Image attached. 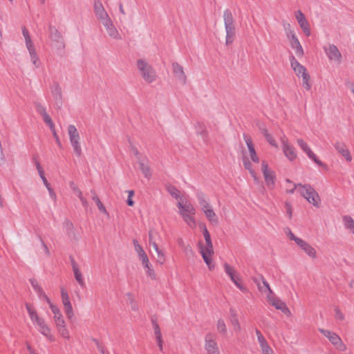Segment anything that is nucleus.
Returning a JSON list of instances; mask_svg holds the SVG:
<instances>
[{
  "label": "nucleus",
  "mask_w": 354,
  "mask_h": 354,
  "mask_svg": "<svg viewBox=\"0 0 354 354\" xmlns=\"http://www.w3.org/2000/svg\"><path fill=\"white\" fill-rule=\"evenodd\" d=\"M203 234L205 241H199L198 243V248L205 263L208 270L212 271L215 269L216 263L214 260V250L211 240L210 234L205 225H202Z\"/></svg>",
  "instance_id": "f257e3e1"
},
{
  "label": "nucleus",
  "mask_w": 354,
  "mask_h": 354,
  "mask_svg": "<svg viewBox=\"0 0 354 354\" xmlns=\"http://www.w3.org/2000/svg\"><path fill=\"white\" fill-rule=\"evenodd\" d=\"M26 309L36 329L44 335L47 340L54 342L55 337L52 333L50 327L46 323V320L39 315L34 306L30 304H26Z\"/></svg>",
  "instance_id": "f03ea898"
},
{
  "label": "nucleus",
  "mask_w": 354,
  "mask_h": 354,
  "mask_svg": "<svg viewBox=\"0 0 354 354\" xmlns=\"http://www.w3.org/2000/svg\"><path fill=\"white\" fill-rule=\"evenodd\" d=\"M178 212L187 226L194 230L196 227L195 218L196 210L187 199H180L176 203Z\"/></svg>",
  "instance_id": "7ed1b4c3"
},
{
  "label": "nucleus",
  "mask_w": 354,
  "mask_h": 354,
  "mask_svg": "<svg viewBox=\"0 0 354 354\" xmlns=\"http://www.w3.org/2000/svg\"><path fill=\"white\" fill-rule=\"evenodd\" d=\"M245 141L248 147V155L244 156L243 158V165L245 169L249 171L250 175L254 178V181L258 182L259 178L257 177V173L253 169L252 167L251 162L249 161L248 158L251 159V160L255 163H258L259 162V158L257 156L254 145L252 142V140L250 137H245Z\"/></svg>",
  "instance_id": "20e7f679"
},
{
  "label": "nucleus",
  "mask_w": 354,
  "mask_h": 354,
  "mask_svg": "<svg viewBox=\"0 0 354 354\" xmlns=\"http://www.w3.org/2000/svg\"><path fill=\"white\" fill-rule=\"evenodd\" d=\"M286 234L288 239L294 241L297 246L308 257L312 259L317 258V250L310 243L295 235L290 229L286 230Z\"/></svg>",
  "instance_id": "39448f33"
},
{
  "label": "nucleus",
  "mask_w": 354,
  "mask_h": 354,
  "mask_svg": "<svg viewBox=\"0 0 354 354\" xmlns=\"http://www.w3.org/2000/svg\"><path fill=\"white\" fill-rule=\"evenodd\" d=\"M197 200L201 212L204 214L207 221L212 223H217L218 218L211 205L208 197L203 193L196 194Z\"/></svg>",
  "instance_id": "423d86ee"
},
{
  "label": "nucleus",
  "mask_w": 354,
  "mask_h": 354,
  "mask_svg": "<svg viewBox=\"0 0 354 354\" xmlns=\"http://www.w3.org/2000/svg\"><path fill=\"white\" fill-rule=\"evenodd\" d=\"M136 68L140 77L147 84L154 82L157 75L152 66L145 59H138L136 61Z\"/></svg>",
  "instance_id": "0eeeda50"
},
{
  "label": "nucleus",
  "mask_w": 354,
  "mask_h": 354,
  "mask_svg": "<svg viewBox=\"0 0 354 354\" xmlns=\"http://www.w3.org/2000/svg\"><path fill=\"white\" fill-rule=\"evenodd\" d=\"M299 194L315 208L322 205V199L318 192L310 185L303 184L299 187Z\"/></svg>",
  "instance_id": "6e6552de"
},
{
  "label": "nucleus",
  "mask_w": 354,
  "mask_h": 354,
  "mask_svg": "<svg viewBox=\"0 0 354 354\" xmlns=\"http://www.w3.org/2000/svg\"><path fill=\"white\" fill-rule=\"evenodd\" d=\"M290 66L297 77L301 79L302 86L306 91L312 87L310 77L307 69L301 64L294 57L290 59Z\"/></svg>",
  "instance_id": "1a4fd4ad"
},
{
  "label": "nucleus",
  "mask_w": 354,
  "mask_h": 354,
  "mask_svg": "<svg viewBox=\"0 0 354 354\" xmlns=\"http://www.w3.org/2000/svg\"><path fill=\"white\" fill-rule=\"evenodd\" d=\"M135 251L136 252L140 261L142 262V266L145 270L147 274L151 277H154L155 272L149 257L144 250L143 248L137 241H133Z\"/></svg>",
  "instance_id": "9d476101"
},
{
  "label": "nucleus",
  "mask_w": 354,
  "mask_h": 354,
  "mask_svg": "<svg viewBox=\"0 0 354 354\" xmlns=\"http://www.w3.org/2000/svg\"><path fill=\"white\" fill-rule=\"evenodd\" d=\"M223 21L226 32L225 44L227 45H229L233 42L235 37V27L234 25V19L232 14L230 11H224Z\"/></svg>",
  "instance_id": "9b49d317"
},
{
  "label": "nucleus",
  "mask_w": 354,
  "mask_h": 354,
  "mask_svg": "<svg viewBox=\"0 0 354 354\" xmlns=\"http://www.w3.org/2000/svg\"><path fill=\"white\" fill-rule=\"evenodd\" d=\"M280 142L283 154L286 158L290 162L296 161L298 158V152L284 134L280 137Z\"/></svg>",
  "instance_id": "f8f14e48"
},
{
  "label": "nucleus",
  "mask_w": 354,
  "mask_h": 354,
  "mask_svg": "<svg viewBox=\"0 0 354 354\" xmlns=\"http://www.w3.org/2000/svg\"><path fill=\"white\" fill-rule=\"evenodd\" d=\"M286 35L291 48L295 50L298 57H302L304 54V49L297 38V36L290 24L286 28Z\"/></svg>",
  "instance_id": "ddd939ff"
},
{
  "label": "nucleus",
  "mask_w": 354,
  "mask_h": 354,
  "mask_svg": "<svg viewBox=\"0 0 354 354\" xmlns=\"http://www.w3.org/2000/svg\"><path fill=\"white\" fill-rule=\"evenodd\" d=\"M297 145L301 149V151L306 153L309 159L313 161L317 165L322 168H326V165L322 161L319 160L318 156L313 151L310 145L302 138H298L296 140Z\"/></svg>",
  "instance_id": "4468645a"
},
{
  "label": "nucleus",
  "mask_w": 354,
  "mask_h": 354,
  "mask_svg": "<svg viewBox=\"0 0 354 354\" xmlns=\"http://www.w3.org/2000/svg\"><path fill=\"white\" fill-rule=\"evenodd\" d=\"M319 331L329 340L337 350L343 352L347 349L346 345L337 333L323 328H319Z\"/></svg>",
  "instance_id": "2eb2a0df"
},
{
  "label": "nucleus",
  "mask_w": 354,
  "mask_h": 354,
  "mask_svg": "<svg viewBox=\"0 0 354 354\" xmlns=\"http://www.w3.org/2000/svg\"><path fill=\"white\" fill-rule=\"evenodd\" d=\"M325 55L330 62L340 64L342 55L339 48L333 44H327L323 47Z\"/></svg>",
  "instance_id": "dca6fc26"
},
{
  "label": "nucleus",
  "mask_w": 354,
  "mask_h": 354,
  "mask_svg": "<svg viewBox=\"0 0 354 354\" xmlns=\"http://www.w3.org/2000/svg\"><path fill=\"white\" fill-rule=\"evenodd\" d=\"M261 171L263 174L265 183L269 188H273L276 181L275 172L269 167L268 163L263 160L261 164Z\"/></svg>",
  "instance_id": "f3484780"
},
{
  "label": "nucleus",
  "mask_w": 354,
  "mask_h": 354,
  "mask_svg": "<svg viewBox=\"0 0 354 354\" xmlns=\"http://www.w3.org/2000/svg\"><path fill=\"white\" fill-rule=\"evenodd\" d=\"M68 134L71 144L73 147L74 152L77 156H80L82 153L80 137L77 128L73 124L69 125L68 127Z\"/></svg>",
  "instance_id": "a211bd4d"
},
{
  "label": "nucleus",
  "mask_w": 354,
  "mask_h": 354,
  "mask_svg": "<svg viewBox=\"0 0 354 354\" xmlns=\"http://www.w3.org/2000/svg\"><path fill=\"white\" fill-rule=\"evenodd\" d=\"M204 349L206 354H221L216 336L214 334L209 333L205 335Z\"/></svg>",
  "instance_id": "6ab92c4d"
},
{
  "label": "nucleus",
  "mask_w": 354,
  "mask_h": 354,
  "mask_svg": "<svg viewBox=\"0 0 354 354\" xmlns=\"http://www.w3.org/2000/svg\"><path fill=\"white\" fill-rule=\"evenodd\" d=\"M225 272L230 278L234 285L241 291H246V288L242 284L241 279L236 270L227 263L223 264Z\"/></svg>",
  "instance_id": "aec40b11"
},
{
  "label": "nucleus",
  "mask_w": 354,
  "mask_h": 354,
  "mask_svg": "<svg viewBox=\"0 0 354 354\" xmlns=\"http://www.w3.org/2000/svg\"><path fill=\"white\" fill-rule=\"evenodd\" d=\"M60 293L64 313L67 318L71 319L74 317V310L71 302L69 294L64 288H61Z\"/></svg>",
  "instance_id": "412c9836"
},
{
  "label": "nucleus",
  "mask_w": 354,
  "mask_h": 354,
  "mask_svg": "<svg viewBox=\"0 0 354 354\" xmlns=\"http://www.w3.org/2000/svg\"><path fill=\"white\" fill-rule=\"evenodd\" d=\"M93 11L97 21L100 24L111 19L101 0H93Z\"/></svg>",
  "instance_id": "4be33fe9"
},
{
  "label": "nucleus",
  "mask_w": 354,
  "mask_h": 354,
  "mask_svg": "<svg viewBox=\"0 0 354 354\" xmlns=\"http://www.w3.org/2000/svg\"><path fill=\"white\" fill-rule=\"evenodd\" d=\"M294 16L304 34L306 37H309L311 35L310 26L304 14L301 10H297L295 12Z\"/></svg>",
  "instance_id": "5701e85b"
},
{
  "label": "nucleus",
  "mask_w": 354,
  "mask_h": 354,
  "mask_svg": "<svg viewBox=\"0 0 354 354\" xmlns=\"http://www.w3.org/2000/svg\"><path fill=\"white\" fill-rule=\"evenodd\" d=\"M267 301L274 307L276 309L281 310L284 315L288 317L291 316L292 313L287 306L286 304L283 302L282 300L277 297L274 294L271 295L267 299Z\"/></svg>",
  "instance_id": "b1692460"
},
{
  "label": "nucleus",
  "mask_w": 354,
  "mask_h": 354,
  "mask_svg": "<svg viewBox=\"0 0 354 354\" xmlns=\"http://www.w3.org/2000/svg\"><path fill=\"white\" fill-rule=\"evenodd\" d=\"M335 151L345 160L346 162H351L353 160V156L347 145L342 142L337 141L334 144Z\"/></svg>",
  "instance_id": "393cba45"
},
{
  "label": "nucleus",
  "mask_w": 354,
  "mask_h": 354,
  "mask_svg": "<svg viewBox=\"0 0 354 354\" xmlns=\"http://www.w3.org/2000/svg\"><path fill=\"white\" fill-rule=\"evenodd\" d=\"M256 335L261 354H275L274 350L269 345L268 341L260 330H256Z\"/></svg>",
  "instance_id": "a878e982"
},
{
  "label": "nucleus",
  "mask_w": 354,
  "mask_h": 354,
  "mask_svg": "<svg viewBox=\"0 0 354 354\" xmlns=\"http://www.w3.org/2000/svg\"><path fill=\"white\" fill-rule=\"evenodd\" d=\"M102 24L104 27L106 34L110 37L115 40H120L122 39L121 35L120 34L118 29L115 28L111 19L106 21Z\"/></svg>",
  "instance_id": "bb28decb"
},
{
  "label": "nucleus",
  "mask_w": 354,
  "mask_h": 354,
  "mask_svg": "<svg viewBox=\"0 0 354 354\" xmlns=\"http://www.w3.org/2000/svg\"><path fill=\"white\" fill-rule=\"evenodd\" d=\"M255 283L259 290L266 296V299L274 294L268 282L263 277H261L259 280H255Z\"/></svg>",
  "instance_id": "cd10ccee"
},
{
  "label": "nucleus",
  "mask_w": 354,
  "mask_h": 354,
  "mask_svg": "<svg viewBox=\"0 0 354 354\" xmlns=\"http://www.w3.org/2000/svg\"><path fill=\"white\" fill-rule=\"evenodd\" d=\"M172 72L175 79L181 84H185L187 81V77L183 68L178 63L172 64Z\"/></svg>",
  "instance_id": "c85d7f7f"
},
{
  "label": "nucleus",
  "mask_w": 354,
  "mask_h": 354,
  "mask_svg": "<svg viewBox=\"0 0 354 354\" xmlns=\"http://www.w3.org/2000/svg\"><path fill=\"white\" fill-rule=\"evenodd\" d=\"M149 244L153 247V250L157 254L156 262L160 265H163L166 261V257L165 252L160 249L158 245L151 240V235L149 234Z\"/></svg>",
  "instance_id": "c756f323"
},
{
  "label": "nucleus",
  "mask_w": 354,
  "mask_h": 354,
  "mask_svg": "<svg viewBox=\"0 0 354 354\" xmlns=\"http://www.w3.org/2000/svg\"><path fill=\"white\" fill-rule=\"evenodd\" d=\"M50 37L52 41L51 45L54 48H59L64 46L63 37L56 29L51 30Z\"/></svg>",
  "instance_id": "7c9ffc66"
},
{
  "label": "nucleus",
  "mask_w": 354,
  "mask_h": 354,
  "mask_svg": "<svg viewBox=\"0 0 354 354\" xmlns=\"http://www.w3.org/2000/svg\"><path fill=\"white\" fill-rule=\"evenodd\" d=\"M302 185L301 183L296 184L290 179H286L283 188L286 194H292L295 193V190L299 193V187L302 186Z\"/></svg>",
  "instance_id": "2f4dec72"
},
{
  "label": "nucleus",
  "mask_w": 354,
  "mask_h": 354,
  "mask_svg": "<svg viewBox=\"0 0 354 354\" xmlns=\"http://www.w3.org/2000/svg\"><path fill=\"white\" fill-rule=\"evenodd\" d=\"M216 328L218 334L225 336L227 334V327L223 319H218L216 323Z\"/></svg>",
  "instance_id": "473e14b6"
},
{
  "label": "nucleus",
  "mask_w": 354,
  "mask_h": 354,
  "mask_svg": "<svg viewBox=\"0 0 354 354\" xmlns=\"http://www.w3.org/2000/svg\"><path fill=\"white\" fill-rule=\"evenodd\" d=\"M38 111L39 112V113L42 115L43 117V119L44 120V122L48 124V126L50 127V128L52 129V130H55V126H54V124L50 117V115L47 113L46 109L44 107L41 106H39L38 107Z\"/></svg>",
  "instance_id": "72a5a7b5"
},
{
  "label": "nucleus",
  "mask_w": 354,
  "mask_h": 354,
  "mask_svg": "<svg viewBox=\"0 0 354 354\" xmlns=\"http://www.w3.org/2000/svg\"><path fill=\"white\" fill-rule=\"evenodd\" d=\"M262 133H263L265 139L266 140V141L268 142V144L270 146L273 147L274 148H275L277 149H279V145H278V142H277L276 139L270 133L268 132V131L267 129H263L262 131Z\"/></svg>",
  "instance_id": "f704fd0d"
},
{
  "label": "nucleus",
  "mask_w": 354,
  "mask_h": 354,
  "mask_svg": "<svg viewBox=\"0 0 354 354\" xmlns=\"http://www.w3.org/2000/svg\"><path fill=\"white\" fill-rule=\"evenodd\" d=\"M343 223L345 228L348 230L354 237V219L351 216H344L343 217Z\"/></svg>",
  "instance_id": "c9c22d12"
},
{
  "label": "nucleus",
  "mask_w": 354,
  "mask_h": 354,
  "mask_svg": "<svg viewBox=\"0 0 354 354\" xmlns=\"http://www.w3.org/2000/svg\"><path fill=\"white\" fill-rule=\"evenodd\" d=\"M139 169L142 171V174L147 178H150L152 176V171L149 165L145 161H140L139 162Z\"/></svg>",
  "instance_id": "e433bc0d"
},
{
  "label": "nucleus",
  "mask_w": 354,
  "mask_h": 354,
  "mask_svg": "<svg viewBox=\"0 0 354 354\" xmlns=\"http://www.w3.org/2000/svg\"><path fill=\"white\" fill-rule=\"evenodd\" d=\"M22 34L24 37L26 46L28 50L35 48L28 30L26 28H22Z\"/></svg>",
  "instance_id": "4c0bfd02"
},
{
  "label": "nucleus",
  "mask_w": 354,
  "mask_h": 354,
  "mask_svg": "<svg viewBox=\"0 0 354 354\" xmlns=\"http://www.w3.org/2000/svg\"><path fill=\"white\" fill-rule=\"evenodd\" d=\"M167 191L173 198L177 200V203H178L180 199H187V198L183 196L181 192L175 187L169 186L167 187Z\"/></svg>",
  "instance_id": "58836bf2"
},
{
  "label": "nucleus",
  "mask_w": 354,
  "mask_h": 354,
  "mask_svg": "<svg viewBox=\"0 0 354 354\" xmlns=\"http://www.w3.org/2000/svg\"><path fill=\"white\" fill-rule=\"evenodd\" d=\"M73 271L75 279L77 281V282L81 286H84V277L82 276V274L80 268H78V266L77 265L74 264L73 266Z\"/></svg>",
  "instance_id": "ea45409f"
},
{
  "label": "nucleus",
  "mask_w": 354,
  "mask_h": 354,
  "mask_svg": "<svg viewBox=\"0 0 354 354\" xmlns=\"http://www.w3.org/2000/svg\"><path fill=\"white\" fill-rule=\"evenodd\" d=\"M56 330L61 338L65 340H69L71 339V333L67 325L59 327L57 328Z\"/></svg>",
  "instance_id": "a19ab883"
},
{
  "label": "nucleus",
  "mask_w": 354,
  "mask_h": 354,
  "mask_svg": "<svg viewBox=\"0 0 354 354\" xmlns=\"http://www.w3.org/2000/svg\"><path fill=\"white\" fill-rule=\"evenodd\" d=\"M40 178H41L44 185L45 186V187L48 190V194H49L50 197L53 200H55L56 198H57L56 194H55L54 189H53V187H51V185L50 184V183L47 180L46 176H43V177H40Z\"/></svg>",
  "instance_id": "79ce46f5"
},
{
  "label": "nucleus",
  "mask_w": 354,
  "mask_h": 354,
  "mask_svg": "<svg viewBox=\"0 0 354 354\" xmlns=\"http://www.w3.org/2000/svg\"><path fill=\"white\" fill-rule=\"evenodd\" d=\"M93 201L95 203L96 205L97 206L98 209L103 213L104 214L108 215L109 213L104 205V204L101 202L99 197L97 196V194H94L92 197Z\"/></svg>",
  "instance_id": "37998d69"
},
{
  "label": "nucleus",
  "mask_w": 354,
  "mask_h": 354,
  "mask_svg": "<svg viewBox=\"0 0 354 354\" xmlns=\"http://www.w3.org/2000/svg\"><path fill=\"white\" fill-rule=\"evenodd\" d=\"M28 52L30 54L31 62L35 67L38 68L40 66V62L35 48L28 50Z\"/></svg>",
  "instance_id": "c03bdc74"
},
{
  "label": "nucleus",
  "mask_w": 354,
  "mask_h": 354,
  "mask_svg": "<svg viewBox=\"0 0 354 354\" xmlns=\"http://www.w3.org/2000/svg\"><path fill=\"white\" fill-rule=\"evenodd\" d=\"M53 321L56 329L66 325V322L64 317V315L58 316L57 317H53Z\"/></svg>",
  "instance_id": "a18cd8bd"
},
{
  "label": "nucleus",
  "mask_w": 354,
  "mask_h": 354,
  "mask_svg": "<svg viewBox=\"0 0 354 354\" xmlns=\"http://www.w3.org/2000/svg\"><path fill=\"white\" fill-rule=\"evenodd\" d=\"M48 306L53 315V317H57L58 316L63 315L61 310L55 303L53 302V303L50 304V305Z\"/></svg>",
  "instance_id": "49530a36"
},
{
  "label": "nucleus",
  "mask_w": 354,
  "mask_h": 354,
  "mask_svg": "<svg viewBox=\"0 0 354 354\" xmlns=\"http://www.w3.org/2000/svg\"><path fill=\"white\" fill-rule=\"evenodd\" d=\"M154 333H155L156 341L158 342V347L160 348V350H162L163 340L162 338L160 330L158 328H156Z\"/></svg>",
  "instance_id": "de8ad7c7"
},
{
  "label": "nucleus",
  "mask_w": 354,
  "mask_h": 354,
  "mask_svg": "<svg viewBox=\"0 0 354 354\" xmlns=\"http://www.w3.org/2000/svg\"><path fill=\"white\" fill-rule=\"evenodd\" d=\"M127 194H128V198H127V203L129 206L133 207L134 205V201L133 200V197L134 194H135L134 191L133 190H129L127 192Z\"/></svg>",
  "instance_id": "09e8293b"
},
{
  "label": "nucleus",
  "mask_w": 354,
  "mask_h": 354,
  "mask_svg": "<svg viewBox=\"0 0 354 354\" xmlns=\"http://www.w3.org/2000/svg\"><path fill=\"white\" fill-rule=\"evenodd\" d=\"M69 185H70L71 189L77 195V196H78L82 194V191L80 189L78 186L74 182H71L69 183Z\"/></svg>",
  "instance_id": "8fccbe9b"
},
{
  "label": "nucleus",
  "mask_w": 354,
  "mask_h": 354,
  "mask_svg": "<svg viewBox=\"0 0 354 354\" xmlns=\"http://www.w3.org/2000/svg\"><path fill=\"white\" fill-rule=\"evenodd\" d=\"M35 167L39 177H43L46 176L44 168L38 161L35 162Z\"/></svg>",
  "instance_id": "3c124183"
},
{
  "label": "nucleus",
  "mask_w": 354,
  "mask_h": 354,
  "mask_svg": "<svg viewBox=\"0 0 354 354\" xmlns=\"http://www.w3.org/2000/svg\"><path fill=\"white\" fill-rule=\"evenodd\" d=\"M39 294L40 299L45 301L48 306L50 305V304L53 303L52 300L47 296V295L44 292V290Z\"/></svg>",
  "instance_id": "603ef678"
},
{
  "label": "nucleus",
  "mask_w": 354,
  "mask_h": 354,
  "mask_svg": "<svg viewBox=\"0 0 354 354\" xmlns=\"http://www.w3.org/2000/svg\"><path fill=\"white\" fill-rule=\"evenodd\" d=\"M232 325L235 331L239 332L241 330V324L237 318H235L232 321Z\"/></svg>",
  "instance_id": "864d4df0"
},
{
  "label": "nucleus",
  "mask_w": 354,
  "mask_h": 354,
  "mask_svg": "<svg viewBox=\"0 0 354 354\" xmlns=\"http://www.w3.org/2000/svg\"><path fill=\"white\" fill-rule=\"evenodd\" d=\"M335 317L336 319L339 320V321L344 320V315L343 313L339 309H338V308L335 309Z\"/></svg>",
  "instance_id": "5fc2aeb1"
},
{
  "label": "nucleus",
  "mask_w": 354,
  "mask_h": 354,
  "mask_svg": "<svg viewBox=\"0 0 354 354\" xmlns=\"http://www.w3.org/2000/svg\"><path fill=\"white\" fill-rule=\"evenodd\" d=\"M31 283L35 290L37 291L38 293H40L41 291H43L42 288L37 281H32Z\"/></svg>",
  "instance_id": "6e6d98bb"
},
{
  "label": "nucleus",
  "mask_w": 354,
  "mask_h": 354,
  "mask_svg": "<svg viewBox=\"0 0 354 354\" xmlns=\"http://www.w3.org/2000/svg\"><path fill=\"white\" fill-rule=\"evenodd\" d=\"M77 197L80 200L82 205L84 207H86L87 205H88V202H87L86 198L85 197H84L83 194H82L81 195L78 196Z\"/></svg>",
  "instance_id": "4d7b16f0"
},
{
  "label": "nucleus",
  "mask_w": 354,
  "mask_h": 354,
  "mask_svg": "<svg viewBox=\"0 0 354 354\" xmlns=\"http://www.w3.org/2000/svg\"><path fill=\"white\" fill-rule=\"evenodd\" d=\"M346 86L354 97V83L349 82L346 84Z\"/></svg>",
  "instance_id": "13d9d810"
},
{
  "label": "nucleus",
  "mask_w": 354,
  "mask_h": 354,
  "mask_svg": "<svg viewBox=\"0 0 354 354\" xmlns=\"http://www.w3.org/2000/svg\"><path fill=\"white\" fill-rule=\"evenodd\" d=\"M53 134H54V136L56 138V141H57V144L59 145L60 144L59 140L58 137L57 136L56 133L55 131H54Z\"/></svg>",
  "instance_id": "bf43d9fd"
},
{
  "label": "nucleus",
  "mask_w": 354,
  "mask_h": 354,
  "mask_svg": "<svg viewBox=\"0 0 354 354\" xmlns=\"http://www.w3.org/2000/svg\"><path fill=\"white\" fill-rule=\"evenodd\" d=\"M120 12H121L122 13H123V14L124 13V9H123L122 6H120Z\"/></svg>",
  "instance_id": "052dcab7"
},
{
  "label": "nucleus",
  "mask_w": 354,
  "mask_h": 354,
  "mask_svg": "<svg viewBox=\"0 0 354 354\" xmlns=\"http://www.w3.org/2000/svg\"><path fill=\"white\" fill-rule=\"evenodd\" d=\"M44 248H45V250H46V252H47L48 254H49L48 248H47V246H46V245H44Z\"/></svg>",
  "instance_id": "680f3d73"
},
{
  "label": "nucleus",
  "mask_w": 354,
  "mask_h": 354,
  "mask_svg": "<svg viewBox=\"0 0 354 354\" xmlns=\"http://www.w3.org/2000/svg\"><path fill=\"white\" fill-rule=\"evenodd\" d=\"M38 1H40L41 3H44L46 0H38Z\"/></svg>",
  "instance_id": "e2e57ef3"
},
{
  "label": "nucleus",
  "mask_w": 354,
  "mask_h": 354,
  "mask_svg": "<svg viewBox=\"0 0 354 354\" xmlns=\"http://www.w3.org/2000/svg\"><path fill=\"white\" fill-rule=\"evenodd\" d=\"M10 2H13L14 0H8Z\"/></svg>",
  "instance_id": "0e129e2a"
}]
</instances>
